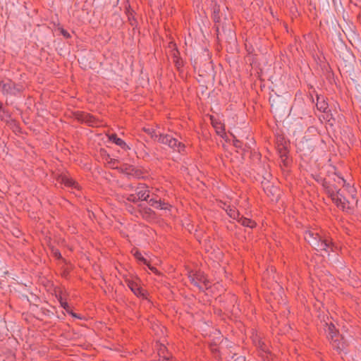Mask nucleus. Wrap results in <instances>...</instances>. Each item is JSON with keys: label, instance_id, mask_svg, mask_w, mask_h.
<instances>
[{"label": "nucleus", "instance_id": "nucleus-1", "mask_svg": "<svg viewBox=\"0 0 361 361\" xmlns=\"http://www.w3.org/2000/svg\"><path fill=\"white\" fill-rule=\"evenodd\" d=\"M338 183L343 188L332 200L336 207L343 212L351 213L357 203L356 190L347 183L341 176H338Z\"/></svg>", "mask_w": 361, "mask_h": 361}, {"label": "nucleus", "instance_id": "nucleus-2", "mask_svg": "<svg viewBox=\"0 0 361 361\" xmlns=\"http://www.w3.org/2000/svg\"><path fill=\"white\" fill-rule=\"evenodd\" d=\"M304 238L317 251H324L327 255L331 252H335L337 248L331 238L322 234L317 228L306 230L304 233Z\"/></svg>", "mask_w": 361, "mask_h": 361}, {"label": "nucleus", "instance_id": "nucleus-3", "mask_svg": "<svg viewBox=\"0 0 361 361\" xmlns=\"http://www.w3.org/2000/svg\"><path fill=\"white\" fill-rule=\"evenodd\" d=\"M188 278L192 284L196 286L199 290L204 292L210 288V282L204 272L201 271H190Z\"/></svg>", "mask_w": 361, "mask_h": 361}, {"label": "nucleus", "instance_id": "nucleus-4", "mask_svg": "<svg viewBox=\"0 0 361 361\" xmlns=\"http://www.w3.org/2000/svg\"><path fill=\"white\" fill-rule=\"evenodd\" d=\"M1 92L4 95L16 96L23 91V85L16 83L9 78L1 80Z\"/></svg>", "mask_w": 361, "mask_h": 361}, {"label": "nucleus", "instance_id": "nucleus-5", "mask_svg": "<svg viewBox=\"0 0 361 361\" xmlns=\"http://www.w3.org/2000/svg\"><path fill=\"white\" fill-rule=\"evenodd\" d=\"M314 147L315 141L305 137L296 143L297 152L300 153L301 157L310 156L313 152Z\"/></svg>", "mask_w": 361, "mask_h": 361}, {"label": "nucleus", "instance_id": "nucleus-6", "mask_svg": "<svg viewBox=\"0 0 361 361\" xmlns=\"http://www.w3.org/2000/svg\"><path fill=\"white\" fill-rule=\"evenodd\" d=\"M336 178H334V181L331 180H324L322 183V186L325 190V192L328 195V196L332 200L341 190L343 189L340 188L342 185H340L337 180L338 176L336 173Z\"/></svg>", "mask_w": 361, "mask_h": 361}, {"label": "nucleus", "instance_id": "nucleus-7", "mask_svg": "<svg viewBox=\"0 0 361 361\" xmlns=\"http://www.w3.org/2000/svg\"><path fill=\"white\" fill-rule=\"evenodd\" d=\"M252 343L257 349L259 355L263 358H267L268 355L271 354L269 343L257 335L252 337Z\"/></svg>", "mask_w": 361, "mask_h": 361}, {"label": "nucleus", "instance_id": "nucleus-8", "mask_svg": "<svg viewBox=\"0 0 361 361\" xmlns=\"http://www.w3.org/2000/svg\"><path fill=\"white\" fill-rule=\"evenodd\" d=\"M121 171L126 174L128 178L140 179L145 178V172L133 165H125L121 168Z\"/></svg>", "mask_w": 361, "mask_h": 361}, {"label": "nucleus", "instance_id": "nucleus-9", "mask_svg": "<svg viewBox=\"0 0 361 361\" xmlns=\"http://www.w3.org/2000/svg\"><path fill=\"white\" fill-rule=\"evenodd\" d=\"M125 282L127 286L137 297L141 298L142 299L147 298V292L143 288H142L136 281L126 279Z\"/></svg>", "mask_w": 361, "mask_h": 361}, {"label": "nucleus", "instance_id": "nucleus-10", "mask_svg": "<svg viewBox=\"0 0 361 361\" xmlns=\"http://www.w3.org/2000/svg\"><path fill=\"white\" fill-rule=\"evenodd\" d=\"M330 343L332 345V348L338 353L344 352L347 347V344L341 335H340V338H335L331 340Z\"/></svg>", "mask_w": 361, "mask_h": 361}, {"label": "nucleus", "instance_id": "nucleus-11", "mask_svg": "<svg viewBox=\"0 0 361 361\" xmlns=\"http://www.w3.org/2000/svg\"><path fill=\"white\" fill-rule=\"evenodd\" d=\"M79 119L92 127H97L100 125V121L98 118L87 113L82 114Z\"/></svg>", "mask_w": 361, "mask_h": 361}, {"label": "nucleus", "instance_id": "nucleus-12", "mask_svg": "<svg viewBox=\"0 0 361 361\" xmlns=\"http://www.w3.org/2000/svg\"><path fill=\"white\" fill-rule=\"evenodd\" d=\"M136 190L138 199H140L141 201H148L149 191L148 190V186L146 184L139 183L136 188Z\"/></svg>", "mask_w": 361, "mask_h": 361}, {"label": "nucleus", "instance_id": "nucleus-13", "mask_svg": "<svg viewBox=\"0 0 361 361\" xmlns=\"http://www.w3.org/2000/svg\"><path fill=\"white\" fill-rule=\"evenodd\" d=\"M267 177H265L264 179L266 182H262V184L264 186V190L267 194V195H271L274 197L279 192V188L269 183L268 178L271 177L269 173H267Z\"/></svg>", "mask_w": 361, "mask_h": 361}, {"label": "nucleus", "instance_id": "nucleus-14", "mask_svg": "<svg viewBox=\"0 0 361 361\" xmlns=\"http://www.w3.org/2000/svg\"><path fill=\"white\" fill-rule=\"evenodd\" d=\"M58 181L66 187L80 190V185L78 183L66 175L59 176L58 178Z\"/></svg>", "mask_w": 361, "mask_h": 361}, {"label": "nucleus", "instance_id": "nucleus-15", "mask_svg": "<svg viewBox=\"0 0 361 361\" xmlns=\"http://www.w3.org/2000/svg\"><path fill=\"white\" fill-rule=\"evenodd\" d=\"M109 140L115 143L116 145L119 146L121 149L124 150L130 149L129 146L126 144V142L117 137V135L116 133H112L110 135H108Z\"/></svg>", "mask_w": 361, "mask_h": 361}, {"label": "nucleus", "instance_id": "nucleus-16", "mask_svg": "<svg viewBox=\"0 0 361 361\" xmlns=\"http://www.w3.org/2000/svg\"><path fill=\"white\" fill-rule=\"evenodd\" d=\"M171 57L173 59V62L175 64V66L178 69L181 68L183 66V65H184L183 61L182 58L180 56V52L178 51L177 48H173L171 50Z\"/></svg>", "mask_w": 361, "mask_h": 361}, {"label": "nucleus", "instance_id": "nucleus-17", "mask_svg": "<svg viewBox=\"0 0 361 361\" xmlns=\"http://www.w3.org/2000/svg\"><path fill=\"white\" fill-rule=\"evenodd\" d=\"M148 202L151 206L154 207L156 209L166 210L169 209L171 207V205L169 203L161 201L160 199L155 200L152 198L149 200H148Z\"/></svg>", "mask_w": 361, "mask_h": 361}, {"label": "nucleus", "instance_id": "nucleus-18", "mask_svg": "<svg viewBox=\"0 0 361 361\" xmlns=\"http://www.w3.org/2000/svg\"><path fill=\"white\" fill-rule=\"evenodd\" d=\"M169 147L173 149L174 151L181 152L185 150V145L181 142H179L176 138L173 137L171 140L169 145H168Z\"/></svg>", "mask_w": 361, "mask_h": 361}, {"label": "nucleus", "instance_id": "nucleus-19", "mask_svg": "<svg viewBox=\"0 0 361 361\" xmlns=\"http://www.w3.org/2000/svg\"><path fill=\"white\" fill-rule=\"evenodd\" d=\"M327 338H329V341L335 338H340L338 331L336 329V326L332 323H330L329 324H327Z\"/></svg>", "mask_w": 361, "mask_h": 361}, {"label": "nucleus", "instance_id": "nucleus-20", "mask_svg": "<svg viewBox=\"0 0 361 361\" xmlns=\"http://www.w3.org/2000/svg\"><path fill=\"white\" fill-rule=\"evenodd\" d=\"M317 108L319 111L326 113L328 109V103L325 101L323 97L317 95Z\"/></svg>", "mask_w": 361, "mask_h": 361}, {"label": "nucleus", "instance_id": "nucleus-21", "mask_svg": "<svg viewBox=\"0 0 361 361\" xmlns=\"http://www.w3.org/2000/svg\"><path fill=\"white\" fill-rule=\"evenodd\" d=\"M238 222L240 223L242 226L248 227L250 228H253L256 226V223L250 219L244 217L243 216H240L237 219Z\"/></svg>", "mask_w": 361, "mask_h": 361}, {"label": "nucleus", "instance_id": "nucleus-22", "mask_svg": "<svg viewBox=\"0 0 361 361\" xmlns=\"http://www.w3.org/2000/svg\"><path fill=\"white\" fill-rule=\"evenodd\" d=\"M139 213L142 217L146 220H149L154 216L153 211L149 207H141L139 209Z\"/></svg>", "mask_w": 361, "mask_h": 361}, {"label": "nucleus", "instance_id": "nucleus-23", "mask_svg": "<svg viewBox=\"0 0 361 361\" xmlns=\"http://www.w3.org/2000/svg\"><path fill=\"white\" fill-rule=\"evenodd\" d=\"M227 214L233 219H238L240 216L239 212L235 207L228 206L226 209Z\"/></svg>", "mask_w": 361, "mask_h": 361}, {"label": "nucleus", "instance_id": "nucleus-24", "mask_svg": "<svg viewBox=\"0 0 361 361\" xmlns=\"http://www.w3.org/2000/svg\"><path fill=\"white\" fill-rule=\"evenodd\" d=\"M172 138L173 137L171 135L159 134L158 137V142L169 145Z\"/></svg>", "mask_w": 361, "mask_h": 361}, {"label": "nucleus", "instance_id": "nucleus-25", "mask_svg": "<svg viewBox=\"0 0 361 361\" xmlns=\"http://www.w3.org/2000/svg\"><path fill=\"white\" fill-rule=\"evenodd\" d=\"M61 306L66 311L67 313L71 312V308L66 301H65L61 295H56Z\"/></svg>", "mask_w": 361, "mask_h": 361}, {"label": "nucleus", "instance_id": "nucleus-26", "mask_svg": "<svg viewBox=\"0 0 361 361\" xmlns=\"http://www.w3.org/2000/svg\"><path fill=\"white\" fill-rule=\"evenodd\" d=\"M133 256L137 261L143 263L144 264H147V260L142 255L141 252L138 250H135L133 251Z\"/></svg>", "mask_w": 361, "mask_h": 361}, {"label": "nucleus", "instance_id": "nucleus-27", "mask_svg": "<svg viewBox=\"0 0 361 361\" xmlns=\"http://www.w3.org/2000/svg\"><path fill=\"white\" fill-rule=\"evenodd\" d=\"M324 118L330 126L334 125L335 122V118H334L333 114L330 111L326 112V117Z\"/></svg>", "mask_w": 361, "mask_h": 361}, {"label": "nucleus", "instance_id": "nucleus-28", "mask_svg": "<svg viewBox=\"0 0 361 361\" xmlns=\"http://www.w3.org/2000/svg\"><path fill=\"white\" fill-rule=\"evenodd\" d=\"M126 200L130 202H133V203H136L139 200H140V199H138V197L137 195V194H130V195H128V197H126Z\"/></svg>", "mask_w": 361, "mask_h": 361}, {"label": "nucleus", "instance_id": "nucleus-29", "mask_svg": "<svg viewBox=\"0 0 361 361\" xmlns=\"http://www.w3.org/2000/svg\"><path fill=\"white\" fill-rule=\"evenodd\" d=\"M211 120H212L213 126L216 129L217 133H219V134L220 133V131L219 130V129H220L221 131H222V132L224 131V128H223L221 123H214L212 116L211 117Z\"/></svg>", "mask_w": 361, "mask_h": 361}, {"label": "nucleus", "instance_id": "nucleus-30", "mask_svg": "<svg viewBox=\"0 0 361 361\" xmlns=\"http://www.w3.org/2000/svg\"><path fill=\"white\" fill-rule=\"evenodd\" d=\"M146 131L151 135L152 138L158 140L159 135H157L156 132L153 129H149Z\"/></svg>", "mask_w": 361, "mask_h": 361}, {"label": "nucleus", "instance_id": "nucleus-31", "mask_svg": "<svg viewBox=\"0 0 361 361\" xmlns=\"http://www.w3.org/2000/svg\"><path fill=\"white\" fill-rule=\"evenodd\" d=\"M61 35H62L64 37H66V38H67V39H68V38H70V37H71V35L68 33V32L67 30H64L63 28H61Z\"/></svg>", "mask_w": 361, "mask_h": 361}, {"label": "nucleus", "instance_id": "nucleus-32", "mask_svg": "<svg viewBox=\"0 0 361 361\" xmlns=\"http://www.w3.org/2000/svg\"><path fill=\"white\" fill-rule=\"evenodd\" d=\"M126 209L131 214H133L136 212L135 208L131 204H126Z\"/></svg>", "mask_w": 361, "mask_h": 361}, {"label": "nucleus", "instance_id": "nucleus-33", "mask_svg": "<svg viewBox=\"0 0 361 361\" xmlns=\"http://www.w3.org/2000/svg\"><path fill=\"white\" fill-rule=\"evenodd\" d=\"M241 142L238 140H237L235 137H234L233 139V145L235 147H241L242 145H241Z\"/></svg>", "mask_w": 361, "mask_h": 361}, {"label": "nucleus", "instance_id": "nucleus-34", "mask_svg": "<svg viewBox=\"0 0 361 361\" xmlns=\"http://www.w3.org/2000/svg\"><path fill=\"white\" fill-rule=\"evenodd\" d=\"M146 265L148 267V268H149V269L152 272H154V273H155V274H159V271H158L156 267H153V266H151V265L149 264V262H147V264Z\"/></svg>", "mask_w": 361, "mask_h": 361}, {"label": "nucleus", "instance_id": "nucleus-35", "mask_svg": "<svg viewBox=\"0 0 361 361\" xmlns=\"http://www.w3.org/2000/svg\"><path fill=\"white\" fill-rule=\"evenodd\" d=\"M54 255L57 259H61L62 258L61 254V252L58 250L54 251Z\"/></svg>", "mask_w": 361, "mask_h": 361}, {"label": "nucleus", "instance_id": "nucleus-36", "mask_svg": "<svg viewBox=\"0 0 361 361\" xmlns=\"http://www.w3.org/2000/svg\"><path fill=\"white\" fill-rule=\"evenodd\" d=\"M69 314H71L72 317L77 318V319H82L81 317H80L78 314L74 313L72 310H71V312H68Z\"/></svg>", "mask_w": 361, "mask_h": 361}, {"label": "nucleus", "instance_id": "nucleus-37", "mask_svg": "<svg viewBox=\"0 0 361 361\" xmlns=\"http://www.w3.org/2000/svg\"><path fill=\"white\" fill-rule=\"evenodd\" d=\"M233 361H245V358L243 356H238Z\"/></svg>", "mask_w": 361, "mask_h": 361}, {"label": "nucleus", "instance_id": "nucleus-38", "mask_svg": "<svg viewBox=\"0 0 361 361\" xmlns=\"http://www.w3.org/2000/svg\"><path fill=\"white\" fill-rule=\"evenodd\" d=\"M117 162H118V161L114 159V160H111V161L109 162V164L111 165V166H112L113 168H116L117 166H115V164H116V163H117Z\"/></svg>", "mask_w": 361, "mask_h": 361}, {"label": "nucleus", "instance_id": "nucleus-39", "mask_svg": "<svg viewBox=\"0 0 361 361\" xmlns=\"http://www.w3.org/2000/svg\"><path fill=\"white\" fill-rule=\"evenodd\" d=\"M166 350V347L165 346H161L160 349H159V355H161V354H164V351Z\"/></svg>", "mask_w": 361, "mask_h": 361}, {"label": "nucleus", "instance_id": "nucleus-40", "mask_svg": "<svg viewBox=\"0 0 361 361\" xmlns=\"http://www.w3.org/2000/svg\"><path fill=\"white\" fill-rule=\"evenodd\" d=\"M127 187H128L129 189H130V190H133V185H131V184L128 185Z\"/></svg>", "mask_w": 361, "mask_h": 361}, {"label": "nucleus", "instance_id": "nucleus-41", "mask_svg": "<svg viewBox=\"0 0 361 361\" xmlns=\"http://www.w3.org/2000/svg\"><path fill=\"white\" fill-rule=\"evenodd\" d=\"M219 17H218V18L214 17V21H215V22H218V21H219Z\"/></svg>", "mask_w": 361, "mask_h": 361}, {"label": "nucleus", "instance_id": "nucleus-42", "mask_svg": "<svg viewBox=\"0 0 361 361\" xmlns=\"http://www.w3.org/2000/svg\"><path fill=\"white\" fill-rule=\"evenodd\" d=\"M2 109V103L0 102V111Z\"/></svg>", "mask_w": 361, "mask_h": 361}]
</instances>
